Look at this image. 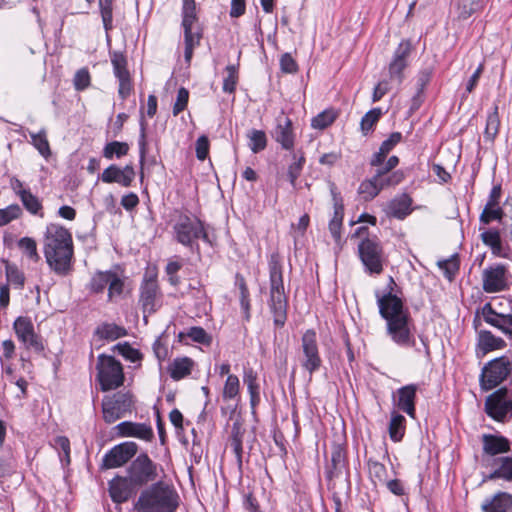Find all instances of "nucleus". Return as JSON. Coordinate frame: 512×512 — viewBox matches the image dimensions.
Segmentation results:
<instances>
[{"label":"nucleus","instance_id":"f257e3e1","mask_svg":"<svg viewBox=\"0 0 512 512\" xmlns=\"http://www.w3.org/2000/svg\"><path fill=\"white\" fill-rule=\"evenodd\" d=\"M43 251L47 264L56 274L65 276L71 271L73 240L68 229L49 224L44 233Z\"/></svg>","mask_w":512,"mask_h":512},{"label":"nucleus","instance_id":"f03ea898","mask_svg":"<svg viewBox=\"0 0 512 512\" xmlns=\"http://www.w3.org/2000/svg\"><path fill=\"white\" fill-rule=\"evenodd\" d=\"M376 296L379 313L387 322L388 335L400 346H413L415 341L410 330L411 318L402 300L391 292Z\"/></svg>","mask_w":512,"mask_h":512},{"label":"nucleus","instance_id":"7ed1b4c3","mask_svg":"<svg viewBox=\"0 0 512 512\" xmlns=\"http://www.w3.org/2000/svg\"><path fill=\"white\" fill-rule=\"evenodd\" d=\"M178 500V493L172 485L157 481L141 492L134 508L137 512H174Z\"/></svg>","mask_w":512,"mask_h":512},{"label":"nucleus","instance_id":"20e7f679","mask_svg":"<svg viewBox=\"0 0 512 512\" xmlns=\"http://www.w3.org/2000/svg\"><path fill=\"white\" fill-rule=\"evenodd\" d=\"M270 298L269 308L273 315L274 324L283 327L287 320L288 300L284 291L282 265L280 256L273 253L269 260Z\"/></svg>","mask_w":512,"mask_h":512},{"label":"nucleus","instance_id":"39448f33","mask_svg":"<svg viewBox=\"0 0 512 512\" xmlns=\"http://www.w3.org/2000/svg\"><path fill=\"white\" fill-rule=\"evenodd\" d=\"M512 375V356L504 355L487 362L479 376L480 387L483 391H490Z\"/></svg>","mask_w":512,"mask_h":512},{"label":"nucleus","instance_id":"423d86ee","mask_svg":"<svg viewBox=\"0 0 512 512\" xmlns=\"http://www.w3.org/2000/svg\"><path fill=\"white\" fill-rule=\"evenodd\" d=\"M96 369L102 391L114 390L123 385V367L113 356L99 355Z\"/></svg>","mask_w":512,"mask_h":512},{"label":"nucleus","instance_id":"0eeeda50","mask_svg":"<svg viewBox=\"0 0 512 512\" xmlns=\"http://www.w3.org/2000/svg\"><path fill=\"white\" fill-rule=\"evenodd\" d=\"M485 413L497 422H506L512 418V390L500 387L485 399Z\"/></svg>","mask_w":512,"mask_h":512},{"label":"nucleus","instance_id":"6e6552de","mask_svg":"<svg viewBox=\"0 0 512 512\" xmlns=\"http://www.w3.org/2000/svg\"><path fill=\"white\" fill-rule=\"evenodd\" d=\"M134 405L133 396L129 392H116L104 397L102 401L103 419L112 424L132 411Z\"/></svg>","mask_w":512,"mask_h":512},{"label":"nucleus","instance_id":"1a4fd4ad","mask_svg":"<svg viewBox=\"0 0 512 512\" xmlns=\"http://www.w3.org/2000/svg\"><path fill=\"white\" fill-rule=\"evenodd\" d=\"M127 475L138 488L158 478V465L146 453L138 455L128 466Z\"/></svg>","mask_w":512,"mask_h":512},{"label":"nucleus","instance_id":"9d476101","mask_svg":"<svg viewBox=\"0 0 512 512\" xmlns=\"http://www.w3.org/2000/svg\"><path fill=\"white\" fill-rule=\"evenodd\" d=\"M510 273L507 265L494 263L482 270V289L484 292L494 294L503 292L510 287Z\"/></svg>","mask_w":512,"mask_h":512},{"label":"nucleus","instance_id":"9b49d317","mask_svg":"<svg viewBox=\"0 0 512 512\" xmlns=\"http://www.w3.org/2000/svg\"><path fill=\"white\" fill-rule=\"evenodd\" d=\"M173 229L176 240L184 246L192 247L199 238L208 240L202 222L194 217L180 215Z\"/></svg>","mask_w":512,"mask_h":512},{"label":"nucleus","instance_id":"f8f14e48","mask_svg":"<svg viewBox=\"0 0 512 512\" xmlns=\"http://www.w3.org/2000/svg\"><path fill=\"white\" fill-rule=\"evenodd\" d=\"M480 317L505 336L512 337V314L499 313L490 302H487L475 312L473 325L476 329L480 325Z\"/></svg>","mask_w":512,"mask_h":512},{"label":"nucleus","instance_id":"ddd939ff","mask_svg":"<svg viewBox=\"0 0 512 512\" xmlns=\"http://www.w3.org/2000/svg\"><path fill=\"white\" fill-rule=\"evenodd\" d=\"M300 363L302 368L310 375L319 370L322 365L316 332L312 329L307 330L302 335Z\"/></svg>","mask_w":512,"mask_h":512},{"label":"nucleus","instance_id":"4468645a","mask_svg":"<svg viewBox=\"0 0 512 512\" xmlns=\"http://www.w3.org/2000/svg\"><path fill=\"white\" fill-rule=\"evenodd\" d=\"M13 329L18 340L26 349H32L37 353L44 350L41 337L35 333L34 325L30 318L20 316L13 323Z\"/></svg>","mask_w":512,"mask_h":512},{"label":"nucleus","instance_id":"2eb2a0df","mask_svg":"<svg viewBox=\"0 0 512 512\" xmlns=\"http://www.w3.org/2000/svg\"><path fill=\"white\" fill-rule=\"evenodd\" d=\"M358 250L364 266L371 273L380 274L383 270L380 244L375 240L366 238L360 242Z\"/></svg>","mask_w":512,"mask_h":512},{"label":"nucleus","instance_id":"dca6fc26","mask_svg":"<svg viewBox=\"0 0 512 512\" xmlns=\"http://www.w3.org/2000/svg\"><path fill=\"white\" fill-rule=\"evenodd\" d=\"M138 445L135 442H124L114 446L103 457L102 468L113 469L126 464L137 453Z\"/></svg>","mask_w":512,"mask_h":512},{"label":"nucleus","instance_id":"f3484780","mask_svg":"<svg viewBox=\"0 0 512 512\" xmlns=\"http://www.w3.org/2000/svg\"><path fill=\"white\" fill-rule=\"evenodd\" d=\"M411 44L409 41H402L396 48L393 59L389 64V77L391 80L401 84L404 78L403 71L408 65V58L411 54Z\"/></svg>","mask_w":512,"mask_h":512},{"label":"nucleus","instance_id":"a211bd4d","mask_svg":"<svg viewBox=\"0 0 512 512\" xmlns=\"http://www.w3.org/2000/svg\"><path fill=\"white\" fill-rule=\"evenodd\" d=\"M140 303L144 313H153L160 306V293L157 281L146 279L140 288Z\"/></svg>","mask_w":512,"mask_h":512},{"label":"nucleus","instance_id":"6ab92c4d","mask_svg":"<svg viewBox=\"0 0 512 512\" xmlns=\"http://www.w3.org/2000/svg\"><path fill=\"white\" fill-rule=\"evenodd\" d=\"M135 175V170L132 165H126L124 168L110 165L103 171L101 180L104 183H117L123 187H130L134 181Z\"/></svg>","mask_w":512,"mask_h":512},{"label":"nucleus","instance_id":"aec40b11","mask_svg":"<svg viewBox=\"0 0 512 512\" xmlns=\"http://www.w3.org/2000/svg\"><path fill=\"white\" fill-rule=\"evenodd\" d=\"M418 385L409 384L399 388L393 396L395 405L408 416L415 417V398Z\"/></svg>","mask_w":512,"mask_h":512},{"label":"nucleus","instance_id":"412c9836","mask_svg":"<svg viewBox=\"0 0 512 512\" xmlns=\"http://www.w3.org/2000/svg\"><path fill=\"white\" fill-rule=\"evenodd\" d=\"M137 488L128 475L126 477H116L109 482V493L115 503L126 502Z\"/></svg>","mask_w":512,"mask_h":512},{"label":"nucleus","instance_id":"4be33fe9","mask_svg":"<svg viewBox=\"0 0 512 512\" xmlns=\"http://www.w3.org/2000/svg\"><path fill=\"white\" fill-rule=\"evenodd\" d=\"M483 455L494 457L511 450L510 441L502 435L483 434L481 436Z\"/></svg>","mask_w":512,"mask_h":512},{"label":"nucleus","instance_id":"5701e85b","mask_svg":"<svg viewBox=\"0 0 512 512\" xmlns=\"http://www.w3.org/2000/svg\"><path fill=\"white\" fill-rule=\"evenodd\" d=\"M122 437H135L141 440L150 441L154 437L153 429L145 423L121 422L116 426Z\"/></svg>","mask_w":512,"mask_h":512},{"label":"nucleus","instance_id":"b1692460","mask_svg":"<svg viewBox=\"0 0 512 512\" xmlns=\"http://www.w3.org/2000/svg\"><path fill=\"white\" fill-rule=\"evenodd\" d=\"M277 125L273 132L274 139L281 144L282 148L290 150L294 145V134L292 121L284 115L277 117Z\"/></svg>","mask_w":512,"mask_h":512},{"label":"nucleus","instance_id":"393cba45","mask_svg":"<svg viewBox=\"0 0 512 512\" xmlns=\"http://www.w3.org/2000/svg\"><path fill=\"white\" fill-rule=\"evenodd\" d=\"M232 294L239 301L244 320L249 321L251 317L250 292L245 278L238 273L235 275V282Z\"/></svg>","mask_w":512,"mask_h":512},{"label":"nucleus","instance_id":"a878e982","mask_svg":"<svg viewBox=\"0 0 512 512\" xmlns=\"http://www.w3.org/2000/svg\"><path fill=\"white\" fill-rule=\"evenodd\" d=\"M330 192L332 195L334 205V215L329 222V230L335 239H339L344 215V205L342 197L340 196V193L337 191V188L334 183L330 184Z\"/></svg>","mask_w":512,"mask_h":512},{"label":"nucleus","instance_id":"bb28decb","mask_svg":"<svg viewBox=\"0 0 512 512\" xmlns=\"http://www.w3.org/2000/svg\"><path fill=\"white\" fill-rule=\"evenodd\" d=\"M182 26L184 34H201L194 0H183Z\"/></svg>","mask_w":512,"mask_h":512},{"label":"nucleus","instance_id":"cd10ccee","mask_svg":"<svg viewBox=\"0 0 512 512\" xmlns=\"http://www.w3.org/2000/svg\"><path fill=\"white\" fill-rule=\"evenodd\" d=\"M489 465L493 467V471L486 479H503L505 481H512V457L501 456L493 458L489 462Z\"/></svg>","mask_w":512,"mask_h":512},{"label":"nucleus","instance_id":"c85d7f7f","mask_svg":"<svg viewBox=\"0 0 512 512\" xmlns=\"http://www.w3.org/2000/svg\"><path fill=\"white\" fill-rule=\"evenodd\" d=\"M506 347V342L501 337L495 336L489 330H480L477 337V348L486 355L492 351Z\"/></svg>","mask_w":512,"mask_h":512},{"label":"nucleus","instance_id":"c756f323","mask_svg":"<svg viewBox=\"0 0 512 512\" xmlns=\"http://www.w3.org/2000/svg\"><path fill=\"white\" fill-rule=\"evenodd\" d=\"M346 453L340 444H334L331 448V461L326 468V477L331 480L337 477L345 468Z\"/></svg>","mask_w":512,"mask_h":512},{"label":"nucleus","instance_id":"7c9ffc66","mask_svg":"<svg viewBox=\"0 0 512 512\" xmlns=\"http://www.w3.org/2000/svg\"><path fill=\"white\" fill-rule=\"evenodd\" d=\"M512 507V495L498 492L494 497L482 504L484 512H508Z\"/></svg>","mask_w":512,"mask_h":512},{"label":"nucleus","instance_id":"2f4dec72","mask_svg":"<svg viewBox=\"0 0 512 512\" xmlns=\"http://www.w3.org/2000/svg\"><path fill=\"white\" fill-rule=\"evenodd\" d=\"M412 199L407 194L393 199L388 206L389 214L398 219H404L411 213Z\"/></svg>","mask_w":512,"mask_h":512},{"label":"nucleus","instance_id":"473e14b6","mask_svg":"<svg viewBox=\"0 0 512 512\" xmlns=\"http://www.w3.org/2000/svg\"><path fill=\"white\" fill-rule=\"evenodd\" d=\"M194 362L188 358H177L170 366V376L174 380H180L191 374Z\"/></svg>","mask_w":512,"mask_h":512},{"label":"nucleus","instance_id":"72a5a7b5","mask_svg":"<svg viewBox=\"0 0 512 512\" xmlns=\"http://www.w3.org/2000/svg\"><path fill=\"white\" fill-rule=\"evenodd\" d=\"M95 335L99 339L114 341L126 335V330L113 323H103L95 330Z\"/></svg>","mask_w":512,"mask_h":512},{"label":"nucleus","instance_id":"f704fd0d","mask_svg":"<svg viewBox=\"0 0 512 512\" xmlns=\"http://www.w3.org/2000/svg\"><path fill=\"white\" fill-rule=\"evenodd\" d=\"M480 238L484 245L490 247L493 255L501 256L502 242L501 234L498 229H489L481 233Z\"/></svg>","mask_w":512,"mask_h":512},{"label":"nucleus","instance_id":"c9c22d12","mask_svg":"<svg viewBox=\"0 0 512 512\" xmlns=\"http://www.w3.org/2000/svg\"><path fill=\"white\" fill-rule=\"evenodd\" d=\"M504 210L500 206H484L479 221L484 225H489L493 221H498L502 225H507Z\"/></svg>","mask_w":512,"mask_h":512},{"label":"nucleus","instance_id":"e433bc0d","mask_svg":"<svg viewBox=\"0 0 512 512\" xmlns=\"http://www.w3.org/2000/svg\"><path fill=\"white\" fill-rule=\"evenodd\" d=\"M244 433L245 429L242 427V424L238 421L234 422L230 440L239 467L242 466V438Z\"/></svg>","mask_w":512,"mask_h":512},{"label":"nucleus","instance_id":"4c0bfd02","mask_svg":"<svg viewBox=\"0 0 512 512\" xmlns=\"http://www.w3.org/2000/svg\"><path fill=\"white\" fill-rule=\"evenodd\" d=\"M292 163L288 167V177L291 185H296V180L300 176L305 164L304 153L301 150L292 153Z\"/></svg>","mask_w":512,"mask_h":512},{"label":"nucleus","instance_id":"58836bf2","mask_svg":"<svg viewBox=\"0 0 512 512\" xmlns=\"http://www.w3.org/2000/svg\"><path fill=\"white\" fill-rule=\"evenodd\" d=\"M20 200L24 206V208L31 214L39 216L41 218L44 217L43 213V206L41 201L37 196L31 193L29 190L28 192H23Z\"/></svg>","mask_w":512,"mask_h":512},{"label":"nucleus","instance_id":"ea45409f","mask_svg":"<svg viewBox=\"0 0 512 512\" xmlns=\"http://www.w3.org/2000/svg\"><path fill=\"white\" fill-rule=\"evenodd\" d=\"M338 113L334 109H327L316 115L311 120L314 129L324 130L329 127L337 118Z\"/></svg>","mask_w":512,"mask_h":512},{"label":"nucleus","instance_id":"a19ab883","mask_svg":"<svg viewBox=\"0 0 512 512\" xmlns=\"http://www.w3.org/2000/svg\"><path fill=\"white\" fill-rule=\"evenodd\" d=\"M129 145L126 142L112 141L105 145L103 149V157L106 159L121 158L127 155Z\"/></svg>","mask_w":512,"mask_h":512},{"label":"nucleus","instance_id":"79ce46f5","mask_svg":"<svg viewBox=\"0 0 512 512\" xmlns=\"http://www.w3.org/2000/svg\"><path fill=\"white\" fill-rule=\"evenodd\" d=\"M380 192L376 179L373 176L362 181L358 187V193L364 201L373 200Z\"/></svg>","mask_w":512,"mask_h":512},{"label":"nucleus","instance_id":"37998d69","mask_svg":"<svg viewBox=\"0 0 512 512\" xmlns=\"http://www.w3.org/2000/svg\"><path fill=\"white\" fill-rule=\"evenodd\" d=\"M405 432V417L401 414H393L389 423V435L394 442L400 441Z\"/></svg>","mask_w":512,"mask_h":512},{"label":"nucleus","instance_id":"c03bdc74","mask_svg":"<svg viewBox=\"0 0 512 512\" xmlns=\"http://www.w3.org/2000/svg\"><path fill=\"white\" fill-rule=\"evenodd\" d=\"M382 116V110L380 108H373L368 111L361 119L360 128L363 135H368L373 131L374 126Z\"/></svg>","mask_w":512,"mask_h":512},{"label":"nucleus","instance_id":"a18cd8bd","mask_svg":"<svg viewBox=\"0 0 512 512\" xmlns=\"http://www.w3.org/2000/svg\"><path fill=\"white\" fill-rule=\"evenodd\" d=\"M31 143L38 152L45 158L51 155L50 145L47 139L46 131L42 129L38 133H30Z\"/></svg>","mask_w":512,"mask_h":512},{"label":"nucleus","instance_id":"49530a36","mask_svg":"<svg viewBox=\"0 0 512 512\" xmlns=\"http://www.w3.org/2000/svg\"><path fill=\"white\" fill-rule=\"evenodd\" d=\"M373 177H374V179H376V183H377L380 191H382L386 188L394 187V186L400 184L404 180L405 175L402 170H396V171L392 172V174H386V175L380 176L378 178H376V176H373Z\"/></svg>","mask_w":512,"mask_h":512},{"label":"nucleus","instance_id":"de8ad7c7","mask_svg":"<svg viewBox=\"0 0 512 512\" xmlns=\"http://www.w3.org/2000/svg\"><path fill=\"white\" fill-rule=\"evenodd\" d=\"M111 63L113 66L114 75L117 79L130 76V73L127 69V59L122 53L114 52L111 55Z\"/></svg>","mask_w":512,"mask_h":512},{"label":"nucleus","instance_id":"09e8293b","mask_svg":"<svg viewBox=\"0 0 512 512\" xmlns=\"http://www.w3.org/2000/svg\"><path fill=\"white\" fill-rule=\"evenodd\" d=\"M249 147L254 153H258L266 148L267 137L264 131L253 129L248 133Z\"/></svg>","mask_w":512,"mask_h":512},{"label":"nucleus","instance_id":"8fccbe9b","mask_svg":"<svg viewBox=\"0 0 512 512\" xmlns=\"http://www.w3.org/2000/svg\"><path fill=\"white\" fill-rule=\"evenodd\" d=\"M500 119L498 114V106L494 105L493 111L488 115L485 128V136L493 140L499 132Z\"/></svg>","mask_w":512,"mask_h":512},{"label":"nucleus","instance_id":"3c124183","mask_svg":"<svg viewBox=\"0 0 512 512\" xmlns=\"http://www.w3.org/2000/svg\"><path fill=\"white\" fill-rule=\"evenodd\" d=\"M179 338L183 341L185 338H190L192 341L206 344L209 343L210 337L206 331L201 327H191L186 332H181Z\"/></svg>","mask_w":512,"mask_h":512},{"label":"nucleus","instance_id":"603ef678","mask_svg":"<svg viewBox=\"0 0 512 512\" xmlns=\"http://www.w3.org/2000/svg\"><path fill=\"white\" fill-rule=\"evenodd\" d=\"M22 209L18 204H11L6 208L0 209V227L9 224L11 221L20 218Z\"/></svg>","mask_w":512,"mask_h":512},{"label":"nucleus","instance_id":"864d4df0","mask_svg":"<svg viewBox=\"0 0 512 512\" xmlns=\"http://www.w3.org/2000/svg\"><path fill=\"white\" fill-rule=\"evenodd\" d=\"M438 266L444 271V276L449 281H452L459 271V261L457 256H452L449 259L439 261Z\"/></svg>","mask_w":512,"mask_h":512},{"label":"nucleus","instance_id":"5fc2aeb1","mask_svg":"<svg viewBox=\"0 0 512 512\" xmlns=\"http://www.w3.org/2000/svg\"><path fill=\"white\" fill-rule=\"evenodd\" d=\"M5 274L9 283L16 288H23L25 282L24 274L15 265L6 262Z\"/></svg>","mask_w":512,"mask_h":512},{"label":"nucleus","instance_id":"6e6d98bb","mask_svg":"<svg viewBox=\"0 0 512 512\" xmlns=\"http://www.w3.org/2000/svg\"><path fill=\"white\" fill-rule=\"evenodd\" d=\"M480 8L479 0H458V16L461 19H468Z\"/></svg>","mask_w":512,"mask_h":512},{"label":"nucleus","instance_id":"4d7b16f0","mask_svg":"<svg viewBox=\"0 0 512 512\" xmlns=\"http://www.w3.org/2000/svg\"><path fill=\"white\" fill-rule=\"evenodd\" d=\"M114 0H99V9L105 30L112 28Z\"/></svg>","mask_w":512,"mask_h":512},{"label":"nucleus","instance_id":"13d9d810","mask_svg":"<svg viewBox=\"0 0 512 512\" xmlns=\"http://www.w3.org/2000/svg\"><path fill=\"white\" fill-rule=\"evenodd\" d=\"M18 247L23 253L33 261L39 260V254L37 252V244L33 238L23 237L18 241Z\"/></svg>","mask_w":512,"mask_h":512},{"label":"nucleus","instance_id":"bf43d9fd","mask_svg":"<svg viewBox=\"0 0 512 512\" xmlns=\"http://www.w3.org/2000/svg\"><path fill=\"white\" fill-rule=\"evenodd\" d=\"M112 271H104L96 273L90 283L91 290L95 293H100L108 287Z\"/></svg>","mask_w":512,"mask_h":512},{"label":"nucleus","instance_id":"052dcab7","mask_svg":"<svg viewBox=\"0 0 512 512\" xmlns=\"http://www.w3.org/2000/svg\"><path fill=\"white\" fill-rule=\"evenodd\" d=\"M114 351H117L125 359L134 363L140 361L142 358L141 353L137 349L130 346L127 342L118 343L117 345H115Z\"/></svg>","mask_w":512,"mask_h":512},{"label":"nucleus","instance_id":"680f3d73","mask_svg":"<svg viewBox=\"0 0 512 512\" xmlns=\"http://www.w3.org/2000/svg\"><path fill=\"white\" fill-rule=\"evenodd\" d=\"M91 76L87 68H81L76 71L73 84L77 91H83L90 86Z\"/></svg>","mask_w":512,"mask_h":512},{"label":"nucleus","instance_id":"e2e57ef3","mask_svg":"<svg viewBox=\"0 0 512 512\" xmlns=\"http://www.w3.org/2000/svg\"><path fill=\"white\" fill-rule=\"evenodd\" d=\"M124 281L115 272H112L110 281L108 284V298L112 300L116 296H120L123 293Z\"/></svg>","mask_w":512,"mask_h":512},{"label":"nucleus","instance_id":"0e129e2a","mask_svg":"<svg viewBox=\"0 0 512 512\" xmlns=\"http://www.w3.org/2000/svg\"><path fill=\"white\" fill-rule=\"evenodd\" d=\"M399 164V158L395 155L388 158V160L379 165H371L375 168V173L373 176H376V178L386 175V174H392L394 172V168Z\"/></svg>","mask_w":512,"mask_h":512},{"label":"nucleus","instance_id":"69168bd1","mask_svg":"<svg viewBox=\"0 0 512 512\" xmlns=\"http://www.w3.org/2000/svg\"><path fill=\"white\" fill-rule=\"evenodd\" d=\"M188 100H189V91L186 88L181 87L178 90L176 101L173 105L172 112H173L174 116H177L179 113H181L182 111H184L186 109Z\"/></svg>","mask_w":512,"mask_h":512},{"label":"nucleus","instance_id":"338daca9","mask_svg":"<svg viewBox=\"0 0 512 512\" xmlns=\"http://www.w3.org/2000/svg\"><path fill=\"white\" fill-rule=\"evenodd\" d=\"M201 34H184L185 52L184 57L187 63L190 62L193 50L200 42Z\"/></svg>","mask_w":512,"mask_h":512},{"label":"nucleus","instance_id":"774afa93","mask_svg":"<svg viewBox=\"0 0 512 512\" xmlns=\"http://www.w3.org/2000/svg\"><path fill=\"white\" fill-rule=\"evenodd\" d=\"M244 383L247 385L251 398L259 395V386L257 384L256 373L252 369L246 370L244 374Z\"/></svg>","mask_w":512,"mask_h":512}]
</instances>
